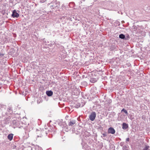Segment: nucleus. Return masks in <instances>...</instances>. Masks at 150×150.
Listing matches in <instances>:
<instances>
[{
  "mask_svg": "<svg viewBox=\"0 0 150 150\" xmlns=\"http://www.w3.org/2000/svg\"><path fill=\"white\" fill-rule=\"evenodd\" d=\"M75 133L76 134H80L83 136L81 144L82 149L84 150H93V149H91V147L93 148L94 146L93 141L91 138H93V137L89 133L84 130H83L82 127L77 129L76 132H75Z\"/></svg>",
  "mask_w": 150,
  "mask_h": 150,
  "instance_id": "1",
  "label": "nucleus"
},
{
  "mask_svg": "<svg viewBox=\"0 0 150 150\" xmlns=\"http://www.w3.org/2000/svg\"><path fill=\"white\" fill-rule=\"evenodd\" d=\"M13 113V111L12 107L11 106H9L7 110V112H2V114L3 116H5V115H7V117H5L4 120H7V121L9 120L10 119V116L9 115L12 114Z\"/></svg>",
  "mask_w": 150,
  "mask_h": 150,
  "instance_id": "2",
  "label": "nucleus"
},
{
  "mask_svg": "<svg viewBox=\"0 0 150 150\" xmlns=\"http://www.w3.org/2000/svg\"><path fill=\"white\" fill-rule=\"evenodd\" d=\"M50 1L51 3H49L48 5H50V7L51 9L57 7L59 5V3L56 0H50Z\"/></svg>",
  "mask_w": 150,
  "mask_h": 150,
  "instance_id": "3",
  "label": "nucleus"
},
{
  "mask_svg": "<svg viewBox=\"0 0 150 150\" xmlns=\"http://www.w3.org/2000/svg\"><path fill=\"white\" fill-rule=\"evenodd\" d=\"M20 121L17 120H14L12 121L11 123V126L15 128L16 127H18L19 125Z\"/></svg>",
  "mask_w": 150,
  "mask_h": 150,
  "instance_id": "4",
  "label": "nucleus"
},
{
  "mask_svg": "<svg viewBox=\"0 0 150 150\" xmlns=\"http://www.w3.org/2000/svg\"><path fill=\"white\" fill-rule=\"evenodd\" d=\"M57 122L58 125L62 127L67 126L65 122H63L62 120H58Z\"/></svg>",
  "mask_w": 150,
  "mask_h": 150,
  "instance_id": "5",
  "label": "nucleus"
},
{
  "mask_svg": "<svg viewBox=\"0 0 150 150\" xmlns=\"http://www.w3.org/2000/svg\"><path fill=\"white\" fill-rule=\"evenodd\" d=\"M12 16L13 18H18L19 16V14L18 13L16 12V10H14L12 12Z\"/></svg>",
  "mask_w": 150,
  "mask_h": 150,
  "instance_id": "6",
  "label": "nucleus"
},
{
  "mask_svg": "<svg viewBox=\"0 0 150 150\" xmlns=\"http://www.w3.org/2000/svg\"><path fill=\"white\" fill-rule=\"evenodd\" d=\"M32 129V128L30 127L29 124L27 125V126L26 125L24 129L25 133L29 132Z\"/></svg>",
  "mask_w": 150,
  "mask_h": 150,
  "instance_id": "7",
  "label": "nucleus"
},
{
  "mask_svg": "<svg viewBox=\"0 0 150 150\" xmlns=\"http://www.w3.org/2000/svg\"><path fill=\"white\" fill-rule=\"evenodd\" d=\"M85 104V102H81V103H77L76 105L75 106V107L78 108L79 107H83Z\"/></svg>",
  "mask_w": 150,
  "mask_h": 150,
  "instance_id": "8",
  "label": "nucleus"
},
{
  "mask_svg": "<svg viewBox=\"0 0 150 150\" xmlns=\"http://www.w3.org/2000/svg\"><path fill=\"white\" fill-rule=\"evenodd\" d=\"M108 133L114 134L115 133V130L113 128L110 127L108 130Z\"/></svg>",
  "mask_w": 150,
  "mask_h": 150,
  "instance_id": "9",
  "label": "nucleus"
},
{
  "mask_svg": "<svg viewBox=\"0 0 150 150\" xmlns=\"http://www.w3.org/2000/svg\"><path fill=\"white\" fill-rule=\"evenodd\" d=\"M102 135L101 137L103 138L104 140H106L107 138L108 133L107 132H104V133H101Z\"/></svg>",
  "mask_w": 150,
  "mask_h": 150,
  "instance_id": "10",
  "label": "nucleus"
},
{
  "mask_svg": "<svg viewBox=\"0 0 150 150\" xmlns=\"http://www.w3.org/2000/svg\"><path fill=\"white\" fill-rule=\"evenodd\" d=\"M25 126L26 125L25 123L21 121H20L19 125L18 127L20 128H23L24 129Z\"/></svg>",
  "mask_w": 150,
  "mask_h": 150,
  "instance_id": "11",
  "label": "nucleus"
},
{
  "mask_svg": "<svg viewBox=\"0 0 150 150\" xmlns=\"http://www.w3.org/2000/svg\"><path fill=\"white\" fill-rule=\"evenodd\" d=\"M76 122V121L74 120H70L69 122L68 125L69 126H72L74 125Z\"/></svg>",
  "mask_w": 150,
  "mask_h": 150,
  "instance_id": "12",
  "label": "nucleus"
},
{
  "mask_svg": "<svg viewBox=\"0 0 150 150\" xmlns=\"http://www.w3.org/2000/svg\"><path fill=\"white\" fill-rule=\"evenodd\" d=\"M43 131L41 132V131L40 130L37 131V134H38L37 136L38 137H41L43 134Z\"/></svg>",
  "mask_w": 150,
  "mask_h": 150,
  "instance_id": "13",
  "label": "nucleus"
},
{
  "mask_svg": "<svg viewBox=\"0 0 150 150\" xmlns=\"http://www.w3.org/2000/svg\"><path fill=\"white\" fill-rule=\"evenodd\" d=\"M48 132L50 133V134H54L56 133L55 129L54 128V129H53L49 130Z\"/></svg>",
  "mask_w": 150,
  "mask_h": 150,
  "instance_id": "14",
  "label": "nucleus"
},
{
  "mask_svg": "<svg viewBox=\"0 0 150 150\" xmlns=\"http://www.w3.org/2000/svg\"><path fill=\"white\" fill-rule=\"evenodd\" d=\"M46 93V94L49 96H52L53 94V92L51 91H47Z\"/></svg>",
  "mask_w": 150,
  "mask_h": 150,
  "instance_id": "15",
  "label": "nucleus"
},
{
  "mask_svg": "<svg viewBox=\"0 0 150 150\" xmlns=\"http://www.w3.org/2000/svg\"><path fill=\"white\" fill-rule=\"evenodd\" d=\"M128 127V125L125 123H123L122 124V128L123 129H126Z\"/></svg>",
  "mask_w": 150,
  "mask_h": 150,
  "instance_id": "16",
  "label": "nucleus"
},
{
  "mask_svg": "<svg viewBox=\"0 0 150 150\" xmlns=\"http://www.w3.org/2000/svg\"><path fill=\"white\" fill-rule=\"evenodd\" d=\"M13 134H10L8 136V139L10 141L12 140Z\"/></svg>",
  "mask_w": 150,
  "mask_h": 150,
  "instance_id": "17",
  "label": "nucleus"
},
{
  "mask_svg": "<svg viewBox=\"0 0 150 150\" xmlns=\"http://www.w3.org/2000/svg\"><path fill=\"white\" fill-rule=\"evenodd\" d=\"M93 96L94 95L92 93L89 95V97L88 98V99H89V100H92L94 99Z\"/></svg>",
  "mask_w": 150,
  "mask_h": 150,
  "instance_id": "18",
  "label": "nucleus"
},
{
  "mask_svg": "<svg viewBox=\"0 0 150 150\" xmlns=\"http://www.w3.org/2000/svg\"><path fill=\"white\" fill-rule=\"evenodd\" d=\"M89 119L92 121L94 120V112H92L91 114L89 116Z\"/></svg>",
  "mask_w": 150,
  "mask_h": 150,
  "instance_id": "19",
  "label": "nucleus"
},
{
  "mask_svg": "<svg viewBox=\"0 0 150 150\" xmlns=\"http://www.w3.org/2000/svg\"><path fill=\"white\" fill-rule=\"evenodd\" d=\"M119 37L121 39L125 40V36L123 34H121L119 35Z\"/></svg>",
  "mask_w": 150,
  "mask_h": 150,
  "instance_id": "20",
  "label": "nucleus"
},
{
  "mask_svg": "<svg viewBox=\"0 0 150 150\" xmlns=\"http://www.w3.org/2000/svg\"><path fill=\"white\" fill-rule=\"evenodd\" d=\"M35 149L36 150V149H38V150L39 149L40 150H42V149L40 147L38 146H35Z\"/></svg>",
  "mask_w": 150,
  "mask_h": 150,
  "instance_id": "21",
  "label": "nucleus"
},
{
  "mask_svg": "<svg viewBox=\"0 0 150 150\" xmlns=\"http://www.w3.org/2000/svg\"><path fill=\"white\" fill-rule=\"evenodd\" d=\"M57 47H59L61 50H63L64 49V47L62 46H59L57 45Z\"/></svg>",
  "mask_w": 150,
  "mask_h": 150,
  "instance_id": "22",
  "label": "nucleus"
},
{
  "mask_svg": "<svg viewBox=\"0 0 150 150\" xmlns=\"http://www.w3.org/2000/svg\"><path fill=\"white\" fill-rule=\"evenodd\" d=\"M124 112L126 114H128V112H127V110H125V109L123 108V109L122 110H121V112Z\"/></svg>",
  "mask_w": 150,
  "mask_h": 150,
  "instance_id": "23",
  "label": "nucleus"
},
{
  "mask_svg": "<svg viewBox=\"0 0 150 150\" xmlns=\"http://www.w3.org/2000/svg\"><path fill=\"white\" fill-rule=\"evenodd\" d=\"M123 150H128V147L126 146H124L123 147Z\"/></svg>",
  "mask_w": 150,
  "mask_h": 150,
  "instance_id": "24",
  "label": "nucleus"
},
{
  "mask_svg": "<svg viewBox=\"0 0 150 150\" xmlns=\"http://www.w3.org/2000/svg\"><path fill=\"white\" fill-rule=\"evenodd\" d=\"M129 38V35H128L126 36H125V40H128Z\"/></svg>",
  "mask_w": 150,
  "mask_h": 150,
  "instance_id": "25",
  "label": "nucleus"
},
{
  "mask_svg": "<svg viewBox=\"0 0 150 150\" xmlns=\"http://www.w3.org/2000/svg\"><path fill=\"white\" fill-rule=\"evenodd\" d=\"M6 108V106L5 105H3L2 106L1 108V110L2 111L4 110V109H5Z\"/></svg>",
  "mask_w": 150,
  "mask_h": 150,
  "instance_id": "26",
  "label": "nucleus"
},
{
  "mask_svg": "<svg viewBox=\"0 0 150 150\" xmlns=\"http://www.w3.org/2000/svg\"><path fill=\"white\" fill-rule=\"evenodd\" d=\"M115 47H116L114 45H112L110 48V49L111 50H113L114 49H115Z\"/></svg>",
  "mask_w": 150,
  "mask_h": 150,
  "instance_id": "27",
  "label": "nucleus"
},
{
  "mask_svg": "<svg viewBox=\"0 0 150 150\" xmlns=\"http://www.w3.org/2000/svg\"><path fill=\"white\" fill-rule=\"evenodd\" d=\"M90 81L92 83H94V79L91 78L90 79Z\"/></svg>",
  "mask_w": 150,
  "mask_h": 150,
  "instance_id": "28",
  "label": "nucleus"
},
{
  "mask_svg": "<svg viewBox=\"0 0 150 150\" xmlns=\"http://www.w3.org/2000/svg\"><path fill=\"white\" fill-rule=\"evenodd\" d=\"M149 147V146H146L142 150H148Z\"/></svg>",
  "mask_w": 150,
  "mask_h": 150,
  "instance_id": "29",
  "label": "nucleus"
},
{
  "mask_svg": "<svg viewBox=\"0 0 150 150\" xmlns=\"http://www.w3.org/2000/svg\"><path fill=\"white\" fill-rule=\"evenodd\" d=\"M4 56L3 54H2L1 52H0V58Z\"/></svg>",
  "mask_w": 150,
  "mask_h": 150,
  "instance_id": "30",
  "label": "nucleus"
},
{
  "mask_svg": "<svg viewBox=\"0 0 150 150\" xmlns=\"http://www.w3.org/2000/svg\"><path fill=\"white\" fill-rule=\"evenodd\" d=\"M47 0H40V2L41 3H44Z\"/></svg>",
  "mask_w": 150,
  "mask_h": 150,
  "instance_id": "31",
  "label": "nucleus"
},
{
  "mask_svg": "<svg viewBox=\"0 0 150 150\" xmlns=\"http://www.w3.org/2000/svg\"><path fill=\"white\" fill-rule=\"evenodd\" d=\"M124 144V143L122 142L120 143V145L121 146H122Z\"/></svg>",
  "mask_w": 150,
  "mask_h": 150,
  "instance_id": "32",
  "label": "nucleus"
},
{
  "mask_svg": "<svg viewBox=\"0 0 150 150\" xmlns=\"http://www.w3.org/2000/svg\"><path fill=\"white\" fill-rule=\"evenodd\" d=\"M126 142H128L129 141V138H127L126 139Z\"/></svg>",
  "mask_w": 150,
  "mask_h": 150,
  "instance_id": "33",
  "label": "nucleus"
},
{
  "mask_svg": "<svg viewBox=\"0 0 150 150\" xmlns=\"http://www.w3.org/2000/svg\"><path fill=\"white\" fill-rule=\"evenodd\" d=\"M96 116V114L95 113V112H94V119L95 118Z\"/></svg>",
  "mask_w": 150,
  "mask_h": 150,
  "instance_id": "34",
  "label": "nucleus"
},
{
  "mask_svg": "<svg viewBox=\"0 0 150 150\" xmlns=\"http://www.w3.org/2000/svg\"><path fill=\"white\" fill-rule=\"evenodd\" d=\"M102 147V146L101 145H100V147L99 148H101Z\"/></svg>",
  "mask_w": 150,
  "mask_h": 150,
  "instance_id": "35",
  "label": "nucleus"
},
{
  "mask_svg": "<svg viewBox=\"0 0 150 150\" xmlns=\"http://www.w3.org/2000/svg\"><path fill=\"white\" fill-rule=\"evenodd\" d=\"M74 129H72V132H74Z\"/></svg>",
  "mask_w": 150,
  "mask_h": 150,
  "instance_id": "36",
  "label": "nucleus"
},
{
  "mask_svg": "<svg viewBox=\"0 0 150 150\" xmlns=\"http://www.w3.org/2000/svg\"><path fill=\"white\" fill-rule=\"evenodd\" d=\"M95 79H96L94 78V82L96 81L95 80ZM97 80L96 79V81Z\"/></svg>",
  "mask_w": 150,
  "mask_h": 150,
  "instance_id": "37",
  "label": "nucleus"
},
{
  "mask_svg": "<svg viewBox=\"0 0 150 150\" xmlns=\"http://www.w3.org/2000/svg\"><path fill=\"white\" fill-rule=\"evenodd\" d=\"M110 102L111 103V100H110Z\"/></svg>",
  "mask_w": 150,
  "mask_h": 150,
  "instance_id": "38",
  "label": "nucleus"
},
{
  "mask_svg": "<svg viewBox=\"0 0 150 150\" xmlns=\"http://www.w3.org/2000/svg\"><path fill=\"white\" fill-rule=\"evenodd\" d=\"M94 75H95L96 72H94Z\"/></svg>",
  "mask_w": 150,
  "mask_h": 150,
  "instance_id": "39",
  "label": "nucleus"
},
{
  "mask_svg": "<svg viewBox=\"0 0 150 150\" xmlns=\"http://www.w3.org/2000/svg\"><path fill=\"white\" fill-rule=\"evenodd\" d=\"M96 79H98V77H97V78H96Z\"/></svg>",
  "mask_w": 150,
  "mask_h": 150,
  "instance_id": "40",
  "label": "nucleus"
}]
</instances>
